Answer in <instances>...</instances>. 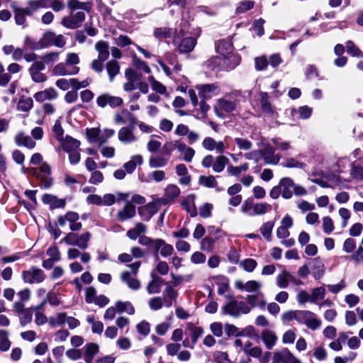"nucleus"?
<instances>
[{
  "instance_id": "obj_25",
  "label": "nucleus",
  "mask_w": 363,
  "mask_h": 363,
  "mask_svg": "<svg viewBox=\"0 0 363 363\" xmlns=\"http://www.w3.org/2000/svg\"><path fill=\"white\" fill-rule=\"evenodd\" d=\"M246 300L251 309L255 307L264 308L266 306V301L264 299V296L262 294L247 295Z\"/></svg>"
},
{
  "instance_id": "obj_53",
  "label": "nucleus",
  "mask_w": 363,
  "mask_h": 363,
  "mask_svg": "<svg viewBox=\"0 0 363 363\" xmlns=\"http://www.w3.org/2000/svg\"><path fill=\"white\" fill-rule=\"evenodd\" d=\"M86 136L90 143H96L99 145V128H89L86 129Z\"/></svg>"
},
{
  "instance_id": "obj_7",
  "label": "nucleus",
  "mask_w": 363,
  "mask_h": 363,
  "mask_svg": "<svg viewBox=\"0 0 363 363\" xmlns=\"http://www.w3.org/2000/svg\"><path fill=\"white\" fill-rule=\"evenodd\" d=\"M79 218V215L77 212L68 211L65 215L58 216L57 223L60 226L63 227L68 222L69 223V229L72 231H79L82 227V223L77 222Z\"/></svg>"
},
{
  "instance_id": "obj_58",
  "label": "nucleus",
  "mask_w": 363,
  "mask_h": 363,
  "mask_svg": "<svg viewBox=\"0 0 363 363\" xmlns=\"http://www.w3.org/2000/svg\"><path fill=\"white\" fill-rule=\"evenodd\" d=\"M30 172L35 176L39 179L42 180L44 188L48 189L50 188L52 185V180L51 178L48 177L47 175L41 176L35 169L32 168L30 169Z\"/></svg>"
},
{
  "instance_id": "obj_33",
  "label": "nucleus",
  "mask_w": 363,
  "mask_h": 363,
  "mask_svg": "<svg viewBox=\"0 0 363 363\" xmlns=\"http://www.w3.org/2000/svg\"><path fill=\"white\" fill-rule=\"evenodd\" d=\"M262 156L267 164H277L280 160V157L274 154V150L271 147H267L264 150H262Z\"/></svg>"
},
{
  "instance_id": "obj_21",
  "label": "nucleus",
  "mask_w": 363,
  "mask_h": 363,
  "mask_svg": "<svg viewBox=\"0 0 363 363\" xmlns=\"http://www.w3.org/2000/svg\"><path fill=\"white\" fill-rule=\"evenodd\" d=\"M121 279L132 290L137 291L141 287L140 281L133 277L132 274L128 271L123 272L121 274Z\"/></svg>"
},
{
  "instance_id": "obj_39",
  "label": "nucleus",
  "mask_w": 363,
  "mask_h": 363,
  "mask_svg": "<svg viewBox=\"0 0 363 363\" xmlns=\"http://www.w3.org/2000/svg\"><path fill=\"white\" fill-rule=\"evenodd\" d=\"M274 226V222L269 220L264 223L259 228L260 233L267 241H271L272 240V233Z\"/></svg>"
},
{
  "instance_id": "obj_63",
  "label": "nucleus",
  "mask_w": 363,
  "mask_h": 363,
  "mask_svg": "<svg viewBox=\"0 0 363 363\" xmlns=\"http://www.w3.org/2000/svg\"><path fill=\"white\" fill-rule=\"evenodd\" d=\"M148 305L151 310L158 311L161 309L164 305L163 300L162 297L156 296L149 300Z\"/></svg>"
},
{
  "instance_id": "obj_46",
  "label": "nucleus",
  "mask_w": 363,
  "mask_h": 363,
  "mask_svg": "<svg viewBox=\"0 0 363 363\" xmlns=\"http://www.w3.org/2000/svg\"><path fill=\"white\" fill-rule=\"evenodd\" d=\"M33 106V101L30 97H22L20 99L17 108L19 111L27 112L30 111Z\"/></svg>"
},
{
  "instance_id": "obj_57",
  "label": "nucleus",
  "mask_w": 363,
  "mask_h": 363,
  "mask_svg": "<svg viewBox=\"0 0 363 363\" xmlns=\"http://www.w3.org/2000/svg\"><path fill=\"white\" fill-rule=\"evenodd\" d=\"M148 80L151 84L152 89L160 94H164L166 92V87L160 82L157 81L154 77L150 76Z\"/></svg>"
},
{
  "instance_id": "obj_18",
  "label": "nucleus",
  "mask_w": 363,
  "mask_h": 363,
  "mask_svg": "<svg viewBox=\"0 0 363 363\" xmlns=\"http://www.w3.org/2000/svg\"><path fill=\"white\" fill-rule=\"evenodd\" d=\"M79 72V67L72 66L69 67L66 63H59L55 65L52 69V72L57 76L74 75Z\"/></svg>"
},
{
  "instance_id": "obj_3",
  "label": "nucleus",
  "mask_w": 363,
  "mask_h": 363,
  "mask_svg": "<svg viewBox=\"0 0 363 363\" xmlns=\"http://www.w3.org/2000/svg\"><path fill=\"white\" fill-rule=\"evenodd\" d=\"M173 43L180 53H187L194 50L196 39L194 37H184V32L181 30L174 36Z\"/></svg>"
},
{
  "instance_id": "obj_9",
  "label": "nucleus",
  "mask_w": 363,
  "mask_h": 363,
  "mask_svg": "<svg viewBox=\"0 0 363 363\" xmlns=\"http://www.w3.org/2000/svg\"><path fill=\"white\" fill-rule=\"evenodd\" d=\"M272 363H301L288 348H283L273 352Z\"/></svg>"
},
{
  "instance_id": "obj_35",
  "label": "nucleus",
  "mask_w": 363,
  "mask_h": 363,
  "mask_svg": "<svg viewBox=\"0 0 363 363\" xmlns=\"http://www.w3.org/2000/svg\"><path fill=\"white\" fill-rule=\"evenodd\" d=\"M162 279L156 275H152V280L147 286V291L149 294L160 293L162 287Z\"/></svg>"
},
{
  "instance_id": "obj_56",
  "label": "nucleus",
  "mask_w": 363,
  "mask_h": 363,
  "mask_svg": "<svg viewBox=\"0 0 363 363\" xmlns=\"http://www.w3.org/2000/svg\"><path fill=\"white\" fill-rule=\"evenodd\" d=\"M60 52H50L45 53L41 57L43 62L47 65H52L59 60Z\"/></svg>"
},
{
  "instance_id": "obj_34",
  "label": "nucleus",
  "mask_w": 363,
  "mask_h": 363,
  "mask_svg": "<svg viewBox=\"0 0 363 363\" xmlns=\"http://www.w3.org/2000/svg\"><path fill=\"white\" fill-rule=\"evenodd\" d=\"M62 148L66 152L78 150L80 142L71 136L67 135L65 138H62V141H60Z\"/></svg>"
},
{
  "instance_id": "obj_8",
  "label": "nucleus",
  "mask_w": 363,
  "mask_h": 363,
  "mask_svg": "<svg viewBox=\"0 0 363 363\" xmlns=\"http://www.w3.org/2000/svg\"><path fill=\"white\" fill-rule=\"evenodd\" d=\"M199 95L203 99H210L220 94V88L217 83L201 84L196 86Z\"/></svg>"
},
{
  "instance_id": "obj_5",
  "label": "nucleus",
  "mask_w": 363,
  "mask_h": 363,
  "mask_svg": "<svg viewBox=\"0 0 363 363\" xmlns=\"http://www.w3.org/2000/svg\"><path fill=\"white\" fill-rule=\"evenodd\" d=\"M223 311L231 316L238 317L242 314L249 313L251 307L243 301L233 300L223 307Z\"/></svg>"
},
{
  "instance_id": "obj_45",
  "label": "nucleus",
  "mask_w": 363,
  "mask_h": 363,
  "mask_svg": "<svg viewBox=\"0 0 363 363\" xmlns=\"http://www.w3.org/2000/svg\"><path fill=\"white\" fill-rule=\"evenodd\" d=\"M325 289L323 286L317 287L313 289L311 296V303H315L317 301L323 300L325 298Z\"/></svg>"
},
{
  "instance_id": "obj_64",
  "label": "nucleus",
  "mask_w": 363,
  "mask_h": 363,
  "mask_svg": "<svg viewBox=\"0 0 363 363\" xmlns=\"http://www.w3.org/2000/svg\"><path fill=\"white\" fill-rule=\"evenodd\" d=\"M323 229L325 233L330 234L334 230V224L333 220L329 216H324L322 218Z\"/></svg>"
},
{
  "instance_id": "obj_28",
  "label": "nucleus",
  "mask_w": 363,
  "mask_h": 363,
  "mask_svg": "<svg viewBox=\"0 0 363 363\" xmlns=\"http://www.w3.org/2000/svg\"><path fill=\"white\" fill-rule=\"evenodd\" d=\"M84 361L86 363H91L95 355L99 351V347L96 343H88L84 346Z\"/></svg>"
},
{
  "instance_id": "obj_2",
  "label": "nucleus",
  "mask_w": 363,
  "mask_h": 363,
  "mask_svg": "<svg viewBox=\"0 0 363 363\" xmlns=\"http://www.w3.org/2000/svg\"><path fill=\"white\" fill-rule=\"evenodd\" d=\"M279 186L282 193V197L285 199H291L293 194L296 196H302L308 194L305 187L295 184L294 180L288 177L281 178L279 182Z\"/></svg>"
},
{
  "instance_id": "obj_37",
  "label": "nucleus",
  "mask_w": 363,
  "mask_h": 363,
  "mask_svg": "<svg viewBox=\"0 0 363 363\" xmlns=\"http://www.w3.org/2000/svg\"><path fill=\"white\" fill-rule=\"evenodd\" d=\"M109 79L113 82L114 77L118 74L120 72V66L117 61L111 60L106 63V65Z\"/></svg>"
},
{
  "instance_id": "obj_14",
  "label": "nucleus",
  "mask_w": 363,
  "mask_h": 363,
  "mask_svg": "<svg viewBox=\"0 0 363 363\" xmlns=\"http://www.w3.org/2000/svg\"><path fill=\"white\" fill-rule=\"evenodd\" d=\"M31 292L29 289H23L17 293V301L13 304V311L16 313L23 312L26 303L30 299Z\"/></svg>"
},
{
  "instance_id": "obj_24",
  "label": "nucleus",
  "mask_w": 363,
  "mask_h": 363,
  "mask_svg": "<svg viewBox=\"0 0 363 363\" xmlns=\"http://www.w3.org/2000/svg\"><path fill=\"white\" fill-rule=\"evenodd\" d=\"M15 142L18 146H24L28 149H33L35 147V142L24 133H18L15 136Z\"/></svg>"
},
{
  "instance_id": "obj_40",
  "label": "nucleus",
  "mask_w": 363,
  "mask_h": 363,
  "mask_svg": "<svg viewBox=\"0 0 363 363\" xmlns=\"http://www.w3.org/2000/svg\"><path fill=\"white\" fill-rule=\"evenodd\" d=\"M66 313H59L55 316L50 317L48 319V323L52 328L62 326L66 323Z\"/></svg>"
},
{
  "instance_id": "obj_19",
  "label": "nucleus",
  "mask_w": 363,
  "mask_h": 363,
  "mask_svg": "<svg viewBox=\"0 0 363 363\" xmlns=\"http://www.w3.org/2000/svg\"><path fill=\"white\" fill-rule=\"evenodd\" d=\"M155 242V245L153 250H155L156 252L160 251L161 256L166 257L170 256L173 253V247L171 245L167 243L165 240L160 238H157L156 242Z\"/></svg>"
},
{
  "instance_id": "obj_44",
  "label": "nucleus",
  "mask_w": 363,
  "mask_h": 363,
  "mask_svg": "<svg viewBox=\"0 0 363 363\" xmlns=\"http://www.w3.org/2000/svg\"><path fill=\"white\" fill-rule=\"evenodd\" d=\"M218 106L220 110L225 112H231L236 108V104L235 101L227 100L225 99H220L217 101Z\"/></svg>"
},
{
  "instance_id": "obj_10",
  "label": "nucleus",
  "mask_w": 363,
  "mask_h": 363,
  "mask_svg": "<svg viewBox=\"0 0 363 363\" xmlns=\"http://www.w3.org/2000/svg\"><path fill=\"white\" fill-rule=\"evenodd\" d=\"M299 323L305 324L309 329L315 330L321 325V321L316 318L314 313L310 311H301Z\"/></svg>"
},
{
  "instance_id": "obj_30",
  "label": "nucleus",
  "mask_w": 363,
  "mask_h": 363,
  "mask_svg": "<svg viewBox=\"0 0 363 363\" xmlns=\"http://www.w3.org/2000/svg\"><path fill=\"white\" fill-rule=\"evenodd\" d=\"M143 159L140 155H133L130 160L123 164V169L128 174H132L135 169L137 165L143 164Z\"/></svg>"
},
{
  "instance_id": "obj_38",
  "label": "nucleus",
  "mask_w": 363,
  "mask_h": 363,
  "mask_svg": "<svg viewBox=\"0 0 363 363\" xmlns=\"http://www.w3.org/2000/svg\"><path fill=\"white\" fill-rule=\"evenodd\" d=\"M116 308L118 313H127L129 315H133L135 313L134 307L129 301H117Z\"/></svg>"
},
{
  "instance_id": "obj_17",
  "label": "nucleus",
  "mask_w": 363,
  "mask_h": 363,
  "mask_svg": "<svg viewBox=\"0 0 363 363\" xmlns=\"http://www.w3.org/2000/svg\"><path fill=\"white\" fill-rule=\"evenodd\" d=\"M11 7L14 12L15 23L18 26H22L23 28H26L27 26L26 17L32 15L31 10L28 8L18 7L14 3L11 5Z\"/></svg>"
},
{
  "instance_id": "obj_41",
  "label": "nucleus",
  "mask_w": 363,
  "mask_h": 363,
  "mask_svg": "<svg viewBox=\"0 0 363 363\" xmlns=\"http://www.w3.org/2000/svg\"><path fill=\"white\" fill-rule=\"evenodd\" d=\"M289 272L283 270L276 278V283L278 287L286 289L289 284Z\"/></svg>"
},
{
  "instance_id": "obj_31",
  "label": "nucleus",
  "mask_w": 363,
  "mask_h": 363,
  "mask_svg": "<svg viewBox=\"0 0 363 363\" xmlns=\"http://www.w3.org/2000/svg\"><path fill=\"white\" fill-rule=\"evenodd\" d=\"M57 93L54 89H48L42 91H38L34 94V99L39 102H43L47 99L52 100L56 99Z\"/></svg>"
},
{
  "instance_id": "obj_29",
  "label": "nucleus",
  "mask_w": 363,
  "mask_h": 363,
  "mask_svg": "<svg viewBox=\"0 0 363 363\" xmlns=\"http://www.w3.org/2000/svg\"><path fill=\"white\" fill-rule=\"evenodd\" d=\"M139 214L145 220H149L157 212V207L155 203H149L138 210Z\"/></svg>"
},
{
  "instance_id": "obj_27",
  "label": "nucleus",
  "mask_w": 363,
  "mask_h": 363,
  "mask_svg": "<svg viewBox=\"0 0 363 363\" xmlns=\"http://www.w3.org/2000/svg\"><path fill=\"white\" fill-rule=\"evenodd\" d=\"M95 50L98 52V57L100 60H106L110 55L108 43L104 40H99L94 45Z\"/></svg>"
},
{
  "instance_id": "obj_11",
  "label": "nucleus",
  "mask_w": 363,
  "mask_h": 363,
  "mask_svg": "<svg viewBox=\"0 0 363 363\" xmlns=\"http://www.w3.org/2000/svg\"><path fill=\"white\" fill-rule=\"evenodd\" d=\"M85 13L84 11H78L75 13H71L69 16H65L61 21V24L69 29H75L79 28L85 20Z\"/></svg>"
},
{
  "instance_id": "obj_43",
  "label": "nucleus",
  "mask_w": 363,
  "mask_h": 363,
  "mask_svg": "<svg viewBox=\"0 0 363 363\" xmlns=\"http://www.w3.org/2000/svg\"><path fill=\"white\" fill-rule=\"evenodd\" d=\"M9 333L4 330H0V351H8L11 345V342L9 338Z\"/></svg>"
},
{
  "instance_id": "obj_59",
  "label": "nucleus",
  "mask_w": 363,
  "mask_h": 363,
  "mask_svg": "<svg viewBox=\"0 0 363 363\" xmlns=\"http://www.w3.org/2000/svg\"><path fill=\"white\" fill-rule=\"evenodd\" d=\"M254 1H240L236 8V13H245L250 9H252L254 7Z\"/></svg>"
},
{
  "instance_id": "obj_62",
  "label": "nucleus",
  "mask_w": 363,
  "mask_h": 363,
  "mask_svg": "<svg viewBox=\"0 0 363 363\" xmlns=\"http://www.w3.org/2000/svg\"><path fill=\"white\" fill-rule=\"evenodd\" d=\"M268 65V60L265 56L257 57L255 59V66L257 71L266 69Z\"/></svg>"
},
{
  "instance_id": "obj_55",
  "label": "nucleus",
  "mask_w": 363,
  "mask_h": 363,
  "mask_svg": "<svg viewBox=\"0 0 363 363\" xmlns=\"http://www.w3.org/2000/svg\"><path fill=\"white\" fill-rule=\"evenodd\" d=\"M167 160L161 156L151 157L149 160V165L152 168L162 167L167 164Z\"/></svg>"
},
{
  "instance_id": "obj_60",
  "label": "nucleus",
  "mask_w": 363,
  "mask_h": 363,
  "mask_svg": "<svg viewBox=\"0 0 363 363\" xmlns=\"http://www.w3.org/2000/svg\"><path fill=\"white\" fill-rule=\"evenodd\" d=\"M240 265L246 272H252L257 267V263L255 259L248 258V259H245L243 261H242L240 262Z\"/></svg>"
},
{
  "instance_id": "obj_50",
  "label": "nucleus",
  "mask_w": 363,
  "mask_h": 363,
  "mask_svg": "<svg viewBox=\"0 0 363 363\" xmlns=\"http://www.w3.org/2000/svg\"><path fill=\"white\" fill-rule=\"evenodd\" d=\"M234 143L240 150L247 151L252 147V143L246 138H235Z\"/></svg>"
},
{
  "instance_id": "obj_12",
  "label": "nucleus",
  "mask_w": 363,
  "mask_h": 363,
  "mask_svg": "<svg viewBox=\"0 0 363 363\" xmlns=\"http://www.w3.org/2000/svg\"><path fill=\"white\" fill-rule=\"evenodd\" d=\"M202 147L207 151L223 154L227 148L223 140H216L211 137H206L202 141Z\"/></svg>"
},
{
  "instance_id": "obj_26",
  "label": "nucleus",
  "mask_w": 363,
  "mask_h": 363,
  "mask_svg": "<svg viewBox=\"0 0 363 363\" xmlns=\"http://www.w3.org/2000/svg\"><path fill=\"white\" fill-rule=\"evenodd\" d=\"M92 5L89 1L82 2L78 0H68L67 8L69 9L71 13H73L75 10H82L89 12L91 9Z\"/></svg>"
},
{
  "instance_id": "obj_48",
  "label": "nucleus",
  "mask_w": 363,
  "mask_h": 363,
  "mask_svg": "<svg viewBox=\"0 0 363 363\" xmlns=\"http://www.w3.org/2000/svg\"><path fill=\"white\" fill-rule=\"evenodd\" d=\"M301 311H287L281 314V318L284 323L296 320L299 321V315Z\"/></svg>"
},
{
  "instance_id": "obj_23",
  "label": "nucleus",
  "mask_w": 363,
  "mask_h": 363,
  "mask_svg": "<svg viewBox=\"0 0 363 363\" xmlns=\"http://www.w3.org/2000/svg\"><path fill=\"white\" fill-rule=\"evenodd\" d=\"M135 215V207L130 202H127L124 208L117 213V218L120 221H124L132 218Z\"/></svg>"
},
{
  "instance_id": "obj_42",
  "label": "nucleus",
  "mask_w": 363,
  "mask_h": 363,
  "mask_svg": "<svg viewBox=\"0 0 363 363\" xmlns=\"http://www.w3.org/2000/svg\"><path fill=\"white\" fill-rule=\"evenodd\" d=\"M179 194L180 189L174 184H169L165 189L164 196L167 201L174 200L179 196Z\"/></svg>"
},
{
  "instance_id": "obj_49",
  "label": "nucleus",
  "mask_w": 363,
  "mask_h": 363,
  "mask_svg": "<svg viewBox=\"0 0 363 363\" xmlns=\"http://www.w3.org/2000/svg\"><path fill=\"white\" fill-rule=\"evenodd\" d=\"M272 210V206L267 203H257L253 205L255 215H263Z\"/></svg>"
},
{
  "instance_id": "obj_4",
  "label": "nucleus",
  "mask_w": 363,
  "mask_h": 363,
  "mask_svg": "<svg viewBox=\"0 0 363 363\" xmlns=\"http://www.w3.org/2000/svg\"><path fill=\"white\" fill-rule=\"evenodd\" d=\"M65 44L66 40L62 35H57L55 33L50 30L45 32L40 38V45L43 49L52 45L63 48Z\"/></svg>"
},
{
  "instance_id": "obj_22",
  "label": "nucleus",
  "mask_w": 363,
  "mask_h": 363,
  "mask_svg": "<svg viewBox=\"0 0 363 363\" xmlns=\"http://www.w3.org/2000/svg\"><path fill=\"white\" fill-rule=\"evenodd\" d=\"M44 203L50 205L51 208H64L66 204L65 199H58L52 194H45L42 198Z\"/></svg>"
},
{
  "instance_id": "obj_16",
  "label": "nucleus",
  "mask_w": 363,
  "mask_h": 363,
  "mask_svg": "<svg viewBox=\"0 0 363 363\" xmlns=\"http://www.w3.org/2000/svg\"><path fill=\"white\" fill-rule=\"evenodd\" d=\"M134 126H125L121 128L118 132V139L123 144H131L138 140L137 136L134 133Z\"/></svg>"
},
{
  "instance_id": "obj_1",
  "label": "nucleus",
  "mask_w": 363,
  "mask_h": 363,
  "mask_svg": "<svg viewBox=\"0 0 363 363\" xmlns=\"http://www.w3.org/2000/svg\"><path fill=\"white\" fill-rule=\"evenodd\" d=\"M233 45L232 43L228 39L218 40L216 43V50L217 52L223 56V58L216 57V60H223L224 64H226L227 69H232L235 68L240 62L238 57L232 55Z\"/></svg>"
},
{
  "instance_id": "obj_47",
  "label": "nucleus",
  "mask_w": 363,
  "mask_h": 363,
  "mask_svg": "<svg viewBox=\"0 0 363 363\" xmlns=\"http://www.w3.org/2000/svg\"><path fill=\"white\" fill-rule=\"evenodd\" d=\"M199 183L207 188H214L218 184L216 177L213 175L201 176L199 179Z\"/></svg>"
},
{
  "instance_id": "obj_15",
  "label": "nucleus",
  "mask_w": 363,
  "mask_h": 363,
  "mask_svg": "<svg viewBox=\"0 0 363 363\" xmlns=\"http://www.w3.org/2000/svg\"><path fill=\"white\" fill-rule=\"evenodd\" d=\"M260 107L264 117L274 118L277 116L274 108L269 101V96L267 92L260 93Z\"/></svg>"
},
{
  "instance_id": "obj_32",
  "label": "nucleus",
  "mask_w": 363,
  "mask_h": 363,
  "mask_svg": "<svg viewBox=\"0 0 363 363\" xmlns=\"http://www.w3.org/2000/svg\"><path fill=\"white\" fill-rule=\"evenodd\" d=\"M147 232V226L142 223H137L135 227L127 232V236L131 240H136Z\"/></svg>"
},
{
  "instance_id": "obj_61",
  "label": "nucleus",
  "mask_w": 363,
  "mask_h": 363,
  "mask_svg": "<svg viewBox=\"0 0 363 363\" xmlns=\"http://www.w3.org/2000/svg\"><path fill=\"white\" fill-rule=\"evenodd\" d=\"M52 132L55 135V137L58 141H62L64 130L62 127L60 120L58 119L55 121L53 127Z\"/></svg>"
},
{
  "instance_id": "obj_6",
  "label": "nucleus",
  "mask_w": 363,
  "mask_h": 363,
  "mask_svg": "<svg viewBox=\"0 0 363 363\" xmlns=\"http://www.w3.org/2000/svg\"><path fill=\"white\" fill-rule=\"evenodd\" d=\"M21 277L24 283L33 284L43 282L45 280V275L42 269L31 267L28 270L23 271Z\"/></svg>"
},
{
  "instance_id": "obj_54",
  "label": "nucleus",
  "mask_w": 363,
  "mask_h": 363,
  "mask_svg": "<svg viewBox=\"0 0 363 363\" xmlns=\"http://www.w3.org/2000/svg\"><path fill=\"white\" fill-rule=\"evenodd\" d=\"M115 134V130L111 128H105L103 130H100L99 136V146L107 143L108 139L112 138Z\"/></svg>"
},
{
  "instance_id": "obj_51",
  "label": "nucleus",
  "mask_w": 363,
  "mask_h": 363,
  "mask_svg": "<svg viewBox=\"0 0 363 363\" xmlns=\"http://www.w3.org/2000/svg\"><path fill=\"white\" fill-rule=\"evenodd\" d=\"M91 235L89 232H85L80 236H77L76 245L80 249L85 250L88 247V242L90 240Z\"/></svg>"
},
{
  "instance_id": "obj_52",
  "label": "nucleus",
  "mask_w": 363,
  "mask_h": 363,
  "mask_svg": "<svg viewBox=\"0 0 363 363\" xmlns=\"http://www.w3.org/2000/svg\"><path fill=\"white\" fill-rule=\"evenodd\" d=\"M346 49L347 52L352 56L363 58V52L352 41L349 40L346 43Z\"/></svg>"
},
{
  "instance_id": "obj_13",
  "label": "nucleus",
  "mask_w": 363,
  "mask_h": 363,
  "mask_svg": "<svg viewBox=\"0 0 363 363\" xmlns=\"http://www.w3.org/2000/svg\"><path fill=\"white\" fill-rule=\"evenodd\" d=\"M123 99L121 97L111 96L108 94H103L96 99V104L100 108H105L108 105L111 108H114L123 104Z\"/></svg>"
},
{
  "instance_id": "obj_20",
  "label": "nucleus",
  "mask_w": 363,
  "mask_h": 363,
  "mask_svg": "<svg viewBox=\"0 0 363 363\" xmlns=\"http://www.w3.org/2000/svg\"><path fill=\"white\" fill-rule=\"evenodd\" d=\"M260 337L268 350L272 349L278 340L276 333L269 329L262 330Z\"/></svg>"
},
{
  "instance_id": "obj_36",
  "label": "nucleus",
  "mask_w": 363,
  "mask_h": 363,
  "mask_svg": "<svg viewBox=\"0 0 363 363\" xmlns=\"http://www.w3.org/2000/svg\"><path fill=\"white\" fill-rule=\"evenodd\" d=\"M229 163V160L225 155L220 154L218 156L214 157L213 164V170L216 173H220L223 172L226 165Z\"/></svg>"
}]
</instances>
